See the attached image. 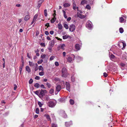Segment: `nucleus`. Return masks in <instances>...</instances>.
<instances>
[{"mask_svg": "<svg viewBox=\"0 0 127 127\" xmlns=\"http://www.w3.org/2000/svg\"><path fill=\"white\" fill-rule=\"evenodd\" d=\"M67 72L66 68L63 67L62 71V76L65 78L67 76Z\"/></svg>", "mask_w": 127, "mask_h": 127, "instance_id": "obj_1", "label": "nucleus"}, {"mask_svg": "<svg viewBox=\"0 0 127 127\" xmlns=\"http://www.w3.org/2000/svg\"><path fill=\"white\" fill-rule=\"evenodd\" d=\"M118 45L120 48L124 49L126 46V44L125 42L124 41H120L118 44Z\"/></svg>", "mask_w": 127, "mask_h": 127, "instance_id": "obj_2", "label": "nucleus"}, {"mask_svg": "<svg viewBox=\"0 0 127 127\" xmlns=\"http://www.w3.org/2000/svg\"><path fill=\"white\" fill-rule=\"evenodd\" d=\"M39 97L42 99L43 98V96L45 95V93H47V91L45 90H41L39 92Z\"/></svg>", "mask_w": 127, "mask_h": 127, "instance_id": "obj_3", "label": "nucleus"}, {"mask_svg": "<svg viewBox=\"0 0 127 127\" xmlns=\"http://www.w3.org/2000/svg\"><path fill=\"white\" fill-rule=\"evenodd\" d=\"M86 27L89 29H91L92 28V24L91 22L88 21L86 24Z\"/></svg>", "mask_w": 127, "mask_h": 127, "instance_id": "obj_4", "label": "nucleus"}, {"mask_svg": "<svg viewBox=\"0 0 127 127\" xmlns=\"http://www.w3.org/2000/svg\"><path fill=\"white\" fill-rule=\"evenodd\" d=\"M56 105V103L52 101H50L47 103V105L50 107H53Z\"/></svg>", "mask_w": 127, "mask_h": 127, "instance_id": "obj_5", "label": "nucleus"}, {"mask_svg": "<svg viewBox=\"0 0 127 127\" xmlns=\"http://www.w3.org/2000/svg\"><path fill=\"white\" fill-rule=\"evenodd\" d=\"M61 86L60 85H58L56 87V91L55 92V94L56 95H57L59 92L61 90Z\"/></svg>", "mask_w": 127, "mask_h": 127, "instance_id": "obj_6", "label": "nucleus"}, {"mask_svg": "<svg viewBox=\"0 0 127 127\" xmlns=\"http://www.w3.org/2000/svg\"><path fill=\"white\" fill-rule=\"evenodd\" d=\"M74 57L72 56V57L69 56L67 58V61L69 63L72 62L74 60Z\"/></svg>", "mask_w": 127, "mask_h": 127, "instance_id": "obj_7", "label": "nucleus"}, {"mask_svg": "<svg viewBox=\"0 0 127 127\" xmlns=\"http://www.w3.org/2000/svg\"><path fill=\"white\" fill-rule=\"evenodd\" d=\"M75 25L72 24L69 27V30L70 32H72L75 30Z\"/></svg>", "mask_w": 127, "mask_h": 127, "instance_id": "obj_8", "label": "nucleus"}, {"mask_svg": "<svg viewBox=\"0 0 127 127\" xmlns=\"http://www.w3.org/2000/svg\"><path fill=\"white\" fill-rule=\"evenodd\" d=\"M66 85L67 90L70 92V86L69 83L68 82H66Z\"/></svg>", "mask_w": 127, "mask_h": 127, "instance_id": "obj_9", "label": "nucleus"}, {"mask_svg": "<svg viewBox=\"0 0 127 127\" xmlns=\"http://www.w3.org/2000/svg\"><path fill=\"white\" fill-rule=\"evenodd\" d=\"M72 125V123L71 121L69 122H66L65 123V125L66 127H69V126Z\"/></svg>", "mask_w": 127, "mask_h": 127, "instance_id": "obj_10", "label": "nucleus"}, {"mask_svg": "<svg viewBox=\"0 0 127 127\" xmlns=\"http://www.w3.org/2000/svg\"><path fill=\"white\" fill-rule=\"evenodd\" d=\"M44 0H40L38 1L37 6L39 8L41 6L42 3L44 1Z\"/></svg>", "mask_w": 127, "mask_h": 127, "instance_id": "obj_11", "label": "nucleus"}, {"mask_svg": "<svg viewBox=\"0 0 127 127\" xmlns=\"http://www.w3.org/2000/svg\"><path fill=\"white\" fill-rule=\"evenodd\" d=\"M73 9L74 10H76V9H77V10L78 11H79V7H75L76 5L75 3H73Z\"/></svg>", "mask_w": 127, "mask_h": 127, "instance_id": "obj_12", "label": "nucleus"}, {"mask_svg": "<svg viewBox=\"0 0 127 127\" xmlns=\"http://www.w3.org/2000/svg\"><path fill=\"white\" fill-rule=\"evenodd\" d=\"M30 18V16L29 15H27L25 16L24 20L25 21H27Z\"/></svg>", "mask_w": 127, "mask_h": 127, "instance_id": "obj_13", "label": "nucleus"}, {"mask_svg": "<svg viewBox=\"0 0 127 127\" xmlns=\"http://www.w3.org/2000/svg\"><path fill=\"white\" fill-rule=\"evenodd\" d=\"M44 117H46V119L47 120H48V121H51V120L50 118V116L48 114H45L44 115Z\"/></svg>", "mask_w": 127, "mask_h": 127, "instance_id": "obj_14", "label": "nucleus"}, {"mask_svg": "<svg viewBox=\"0 0 127 127\" xmlns=\"http://www.w3.org/2000/svg\"><path fill=\"white\" fill-rule=\"evenodd\" d=\"M58 101L60 102L64 103L65 102V99L64 98H60L58 99Z\"/></svg>", "mask_w": 127, "mask_h": 127, "instance_id": "obj_15", "label": "nucleus"}, {"mask_svg": "<svg viewBox=\"0 0 127 127\" xmlns=\"http://www.w3.org/2000/svg\"><path fill=\"white\" fill-rule=\"evenodd\" d=\"M75 48L77 51H78L79 50V45L77 44L75 45Z\"/></svg>", "mask_w": 127, "mask_h": 127, "instance_id": "obj_16", "label": "nucleus"}, {"mask_svg": "<svg viewBox=\"0 0 127 127\" xmlns=\"http://www.w3.org/2000/svg\"><path fill=\"white\" fill-rule=\"evenodd\" d=\"M56 19V18L54 16V17L51 20V23H54Z\"/></svg>", "mask_w": 127, "mask_h": 127, "instance_id": "obj_17", "label": "nucleus"}, {"mask_svg": "<svg viewBox=\"0 0 127 127\" xmlns=\"http://www.w3.org/2000/svg\"><path fill=\"white\" fill-rule=\"evenodd\" d=\"M26 70L29 73L31 72V69L28 66H27L26 67Z\"/></svg>", "mask_w": 127, "mask_h": 127, "instance_id": "obj_18", "label": "nucleus"}, {"mask_svg": "<svg viewBox=\"0 0 127 127\" xmlns=\"http://www.w3.org/2000/svg\"><path fill=\"white\" fill-rule=\"evenodd\" d=\"M29 65L30 66H33L34 65H35V64L33 63L32 62L29 61Z\"/></svg>", "mask_w": 127, "mask_h": 127, "instance_id": "obj_19", "label": "nucleus"}, {"mask_svg": "<svg viewBox=\"0 0 127 127\" xmlns=\"http://www.w3.org/2000/svg\"><path fill=\"white\" fill-rule=\"evenodd\" d=\"M62 26L60 23H59L58 25V27L59 29L61 30L62 28Z\"/></svg>", "mask_w": 127, "mask_h": 127, "instance_id": "obj_20", "label": "nucleus"}, {"mask_svg": "<svg viewBox=\"0 0 127 127\" xmlns=\"http://www.w3.org/2000/svg\"><path fill=\"white\" fill-rule=\"evenodd\" d=\"M54 44V41L52 40L50 42V45L51 47H52Z\"/></svg>", "mask_w": 127, "mask_h": 127, "instance_id": "obj_21", "label": "nucleus"}, {"mask_svg": "<svg viewBox=\"0 0 127 127\" xmlns=\"http://www.w3.org/2000/svg\"><path fill=\"white\" fill-rule=\"evenodd\" d=\"M87 1L86 0H82L81 2V4L82 5H84L85 4L87 3Z\"/></svg>", "mask_w": 127, "mask_h": 127, "instance_id": "obj_22", "label": "nucleus"}, {"mask_svg": "<svg viewBox=\"0 0 127 127\" xmlns=\"http://www.w3.org/2000/svg\"><path fill=\"white\" fill-rule=\"evenodd\" d=\"M70 5V4L67 3H64L63 5L65 7L69 6Z\"/></svg>", "mask_w": 127, "mask_h": 127, "instance_id": "obj_23", "label": "nucleus"}, {"mask_svg": "<svg viewBox=\"0 0 127 127\" xmlns=\"http://www.w3.org/2000/svg\"><path fill=\"white\" fill-rule=\"evenodd\" d=\"M40 90H38L36 91H34L33 92L36 95H38V96L39 97V92H40Z\"/></svg>", "mask_w": 127, "mask_h": 127, "instance_id": "obj_24", "label": "nucleus"}, {"mask_svg": "<svg viewBox=\"0 0 127 127\" xmlns=\"http://www.w3.org/2000/svg\"><path fill=\"white\" fill-rule=\"evenodd\" d=\"M69 36L68 35H65L63 36V39H66L68 38Z\"/></svg>", "mask_w": 127, "mask_h": 127, "instance_id": "obj_25", "label": "nucleus"}, {"mask_svg": "<svg viewBox=\"0 0 127 127\" xmlns=\"http://www.w3.org/2000/svg\"><path fill=\"white\" fill-rule=\"evenodd\" d=\"M62 115L63 116V117L65 118H66L67 117V115L65 113L64 111H63V114H62Z\"/></svg>", "mask_w": 127, "mask_h": 127, "instance_id": "obj_26", "label": "nucleus"}, {"mask_svg": "<svg viewBox=\"0 0 127 127\" xmlns=\"http://www.w3.org/2000/svg\"><path fill=\"white\" fill-rule=\"evenodd\" d=\"M40 86L39 84L38 83H36L34 85V87L37 88H39Z\"/></svg>", "mask_w": 127, "mask_h": 127, "instance_id": "obj_27", "label": "nucleus"}, {"mask_svg": "<svg viewBox=\"0 0 127 127\" xmlns=\"http://www.w3.org/2000/svg\"><path fill=\"white\" fill-rule=\"evenodd\" d=\"M63 13H64V17L65 19L67 18V16L66 15L65 12L64 10H63Z\"/></svg>", "mask_w": 127, "mask_h": 127, "instance_id": "obj_28", "label": "nucleus"}, {"mask_svg": "<svg viewBox=\"0 0 127 127\" xmlns=\"http://www.w3.org/2000/svg\"><path fill=\"white\" fill-rule=\"evenodd\" d=\"M38 15L37 14H35L34 16L33 20L35 22L36 19H37V17Z\"/></svg>", "mask_w": 127, "mask_h": 127, "instance_id": "obj_29", "label": "nucleus"}, {"mask_svg": "<svg viewBox=\"0 0 127 127\" xmlns=\"http://www.w3.org/2000/svg\"><path fill=\"white\" fill-rule=\"evenodd\" d=\"M54 90L53 89H51L49 91V93L51 94H53L54 93Z\"/></svg>", "mask_w": 127, "mask_h": 127, "instance_id": "obj_30", "label": "nucleus"}, {"mask_svg": "<svg viewBox=\"0 0 127 127\" xmlns=\"http://www.w3.org/2000/svg\"><path fill=\"white\" fill-rule=\"evenodd\" d=\"M86 15H83L82 14H80V18L81 19H83L85 17Z\"/></svg>", "mask_w": 127, "mask_h": 127, "instance_id": "obj_31", "label": "nucleus"}, {"mask_svg": "<svg viewBox=\"0 0 127 127\" xmlns=\"http://www.w3.org/2000/svg\"><path fill=\"white\" fill-rule=\"evenodd\" d=\"M69 102L70 104L71 105H73L74 103V101L72 99H70V100Z\"/></svg>", "mask_w": 127, "mask_h": 127, "instance_id": "obj_32", "label": "nucleus"}, {"mask_svg": "<svg viewBox=\"0 0 127 127\" xmlns=\"http://www.w3.org/2000/svg\"><path fill=\"white\" fill-rule=\"evenodd\" d=\"M119 31L121 33H123L124 31V30L122 28H121L119 29Z\"/></svg>", "mask_w": 127, "mask_h": 127, "instance_id": "obj_33", "label": "nucleus"}, {"mask_svg": "<svg viewBox=\"0 0 127 127\" xmlns=\"http://www.w3.org/2000/svg\"><path fill=\"white\" fill-rule=\"evenodd\" d=\"M38 69L39 70H41L42 71L43 70V68L42 66L41 65H40L38 67Z\"/></svg>", "mask_w": 127, "mask_h": 127, "instance_id": "obj_34", "label": "nucleus"}, {"mask_svg": "<svg viewBox=\"0 0 127 127\" xmlns=\"http://www.w3.org/2000/svg\"><path fill=\"white\" fill-rule=\"evenodd\" d=\"M35 67L34 68V70L35 71H36L38 69V68H37L38 65H37V64L36 63L35 64Z\"/></svg>", "mask_w": 127, "mask_h": 127, "instance_id": "obj_35", "label": "nucleus"}, {"mask_svg": "<svg viewBox=\"0 0 127 127\" xmlns=\"http://www.w3.org/2000/svg\"><path fill=\"white\" fill-rule=\"evenodd\" d=\"M124 20V19L123 18V17H120V22H123Z\"/></svg>", "mask_w": 127, "mask_h": 127, "instance_id": "obj_36", "label": "nucleus"}, {"mask_svg": "<svg viewBox=\"0 0 127 127\" xmlns=\"http://www.w3.org/2000/svg\"><path fill=\"white\" fill-rule=\"evenodd\" d=\"M65 45L64 44H63L61 45V48L63 49L64 50V47L65 46Z\"/></svg>", "mask_w": 127, "mask_h": 127, "instance_id": "obj_37", "label": "nucleus"}, {"mask_svg": "<svg viewBox=\"0 0 127 127\" xmlns=\"http://www.w3.org/2000/svg\"><path fill=\"white\" fill-rule=\"evenodd\" d=\"M39 110L38 108H37L35 110L36 113L37 114H39Z\"/></svg>", "mask_w": 127, "mask_h": 127, "instance_id": "obj_38", "label": "nucleus"}, {"mask_svg": "<svg viewBox=\"0 0 127 127\" xmlns=\"http://www.w3.org/2000/svg\"><path fill=\"white\" fill-rule=\"evenodd\" d=\"M46 56V55H45L44 54H42L41 55L40 58H42V59H43L45 58Z\"/></svg>", "mask_w": 127, "mask_h": 127, "instance_id": "obj_39", "label": "nucleus"}, {"mask_svg": "<svg viewBox=\"0 0 127 127\" xmlns=\"http://www.w3.org/2000/svg\"><path fill=\"white\" fill-rule=\"evenodd\" d=\"M64 27L66 29H68V27L67 25L66 24H64Z\"/></svg>", "mask_w": 127, "mask_h": 127, "instance_id": "obj_40", "label": "nucleus"}, {"mask_svg": "<svg viewBox=\"0 0 127 127\" xmlns=\"http://www.w3.org/2000/svg\"><path fill=\"white\" fill-rule=\"evenodd\" d=\"M38 104L39 105V107H41L43 105V104L40 101H38Z\"/></svg>", "mask_w": 127, "mask_h": 127, "instance_id": "obj_41", "label": "nucleus"}, {"mask_svg": "<svg viewBox=\"0 0 127 127\" xmlns=\"http://www.w3.org/2000/svg\"><path fill=\"white\" fill-rule=\"evenodd\" d=\"M75 16L76 17H79V12H77V14H76Z\"/></svg>", "mask_w": 127, "mask_h": 127, "instance_id": "obj_42", "label": "nucleus"}, {"mask_svg": "<svg viewBox=\"0 0 127 127\" xmlns=\"http://www.w3.org/2000/svg\"><path fill=\"white\" fill-rule=\"evenodd\" d=\"M51 127H57V125L54 123L52 124H51Z\"/></svg>", "mask_w": 127, "mask_h": 127, "instance_id": "obj_43", "label": "nucleus"}, {"mask_svg": "<svg viewBox=\"0 0 127 127\" xmlns=\"http://www.w3.org/2000/svg\"><path fill=\"white\" fill-rule=\"evenodd\" d=\"M43 62V60L42 59L40 60L39 61H38L37 62V63L38 64H40L42 63Z\"/></svg>", "mask_w": 127, "mask_h": 127, "instance_id": "obj_44", "label": "nucleus"}, {"mask_svg": "<svg viewBox=\"0 0 127 127\" xmlns=\"http://www.w3.org/2000/svg\"><path fill=\"white\" fill-rule=\"evenodd\" d=\"M39 74L40 76H43L44 75V73L42 71L39 72Z\"/></svg>", "mask_w": 127, "mask_h": 127, "instance_id": "obj_45", "label": "nucleus"}, {"mask_svg": "<svg viewBox=\"0 0 127 127\" xmlns=\"http://www.w3.org/2000/svg\"><path fill=\"white\" fill-rule=\"evenodd\" d=\"M47 10L46 9H45L44 10V13L45 16L46 17L47 16Z\"/></svg>", "mask_w": 127, "mask_h": 127, "instance_id": "obj_46", "label": "nucleus"}, {"mask_svg": "<svg viewBox=\"0 0 127 127\" xmlns=\"http://www.w3.org/2000/svg\"><path fill=\"white\" fill-rule=\"evenodd\" d=\"M33 82V80L32 79H31L29 81V83L30 84H32Z\"/></svg>", "mask_w": 127, "mask_h": 127, "instance_id": "obj_47", "label": "nucleus"}, {"mask_svg": "<svg viewBox=\"0 0 127 127\" xmlns=\"http://www.w3.org/2000/svg\"><path fill=\"white\" fill-rule=\"evenodd\" d=\"M86 8L88 9H91V7L89 5H87L86 7Z\"/></svg>", "mask_w": 127, "mask_h": 127, "instance_id": "obj_48", "label": "nucleus"}, {"mask_svg": "<svg viewBox=\"0 0 127 127\" xmlns=\"http://www.w3.org/2000/svg\"><path fill=\"white\" fill-rule=\"evenodd\" d=\"M50 98L47 95L45 97V100L47 101H48L49 100Z\"/></svg>", "mask_w": 127, "mask_h": 127, "instance_id": "obj_49", "label": "nucleus"}, {"mask_svg": "<svg viewBox=\"0 0 127 127\" xmlns=\"http://www.w3.org/2000/svg\"><path fill=\"white\" fill-rule=\"evenodd\" d=\"M46 85L48 87V88H50L51 85L50 84L47 82L46 83Z\"/></svg>", "mask_w": 127, "mask_h": 127, "instance_id": "obj_50", "label": "nucleus"}, {"mask_svg": "<svg viewBox=\"0 0 127 127\" xmlns=\"http://www.w3.org/2000/svg\"><path fill=\"white\" fill-rule=\"evenodd\" d=\"M115 57V56L113 54L111 55L110 57V58L111 59H114Z\"/></svg>", "mask_w": 127, "mask_h": 127, "instance_id": "obj_51", "label": "nucleus"}, {"mask_svg": "<svg viewBox=\"0 0 127 127\" xmlns=\"http://www.w3.org/2000/svg\"><path fill=\"white\" fill-rule=\"evenodd\" d=\"M22 68H23V66H20L19 70H20V74L21 73Z\"/></svg>", "mask_w": 127, "mask_h": 127, "instance_id": "obj_52", "label": "nucleus"}, {"mask_svg": "<svg viewBox=\"0 0 127 127\" xmlns=\"http://www.w3.org/2000/svg\"><path fill=\"white\" fill-rule=\"evenodd\" d=\"M40 77L38 76H36V77L35 78V79L36 80H38L40 79Z\"/></svg>", "mask_w": 127, "mask_h": 127, "instance_id": "obj_53", "label": "nucleus"}, {"mask_svg": "<svg viewBox=\"0 0 127 127\" xmlns=\"http://www.w3.org/2000/svg\"><path fill=\"white\" fill-rule=\"evenodd\" d=\"M54 57L53 56H52L50 58V60H53L54 59Z\"/></svg>", "mask_w": 127, "mask_h": 127, "instance_id": "obj_54", "label": "nucleus"}, {"mask_svg": "<svg viewBox=\"0 0 127 127\" xmlns=\"http://www.w3.org/2000/svg\"><path fill=\"white\" fill-rule=\"evenodd\" d=\"M107 75H108L106 73L104 72L103 73V76L104 77H106L107 76Z\"/></svg>", "mask_w": 127, "mask_h": 127, "instance_id": "obj_55", "label": "nucleus"}, {"mask_svg": "<svg viewBox=\"0 0 127 127\" xmlns=\"http://www.w3.org/2000/svg\"><path fill=\"white\" fill-rule=\"evenodd\" d=\"M55 65L57 66H58L59 65V64L57 62H56L55 63Z\"/></svg>", "mask_w": 127, "mask_h": 127, "instance_id": "obj_56", "label": "nucleus"}, {"mask_svg": "<svg viewBox=\"0 0 127 127\" xmlns=\"http://www.w3.org/2000/svg\"><path fill=\"white\" fill-rule=\"evenodd\" d=\"M40 87L42 88L43 89H45V87L44 85L43 84H41L40 85Z\"/></svg>", "mask_w": 127, "mask_h": 127, "instance_id": "obj_57", "label": "nucleus"}, {"mask_svg": "<svg viewBox=\"0 0 127 127\" xmlns=\"http://www.w3.org/2000/svg\"><path fill=\"white\" fill-rule=\"evenodd\" d=\"M27 57L29 58H31V57L30 56V55H29V53H27Z\"/></svg>", "mask_w": 127, "mask_h": 127, "instance_id": "obj_58", "label": "nucleus"}, {"mask_svg": "<svg viewBox=\"0 0 127 127\" xmlns=\"http://www.w3.org/2000/svg\"><path fill=\"white\" fill-rule=\"evenodd\" d=\"M45 33L46 35H48L49 34V32L47 31H45Z\"/></svg>", "mask_w": 127, "mask_h": 127, "instance_id": "obj_59", "label": "nucleus"}, {"mask_svg": "<svg viewBox=\"0 0 127 127\" xmlns=\"http://www.w3.org/2000/svg\"><path fill=\"white\" fill-rule=\"evenodd\" d=\"M125 64H124V63H121V64H120V65L122 66H123V67H124V66H125Z\"/></svg>", "mask_w": 127, "mask_h": 127, "instance_id": "obj_60", "label": "nucleus"}, {"mask_svg": "<svg viewBox=\"0 0 127 127\" xmlns=\"http://www.w3.org/2000/svg\"><path fill=\"white\" fill-rule=\"evenodd\" d=\"M45 26H47V28H48V27L50 26L49 24L48 23H46L45 25Z\"/></svg>", "mask_w": 127, "mask_h": 127, "instance_id": "obj_61", "label": "nucleus"}, {"mask_svg": "<svg viewBox=\"0 0 127 127\" xmlns=\"http://www.w3.org/2000/svg\"><path fill=\"white\" fill-rule=\"evenodd\" d=\"M40 45L42 46H44V47L45 46V45L44 43H41L40 44Z\"/></svg>", "mask_w": 127, "mask_h": 127, "instance_id": "obj_62", "label": "nucleus"}, {"mask_svg": "<svg viewBox=\"0 0 127 127\" xmlns=\"http://www.w3.org/2000/svg\"><path fill=\"white\" fill-rule=\"evenodd\" d=\"M71 19V18L70 17H68L67 18V20L68 21H70V20Z\"/></svg>", "mask_w": 127, "mask_h": 127, "instance_id": "obj_63", "label": "nucleus"}, {"mask_svg": "<svg viewBox=\"0 0 127 127\" xmlns=\"http://www.w3.org/2000/svg\"><path fill=\"white\" fill-rule=\"evenodd\" d=\"M14 90H15L17 88V85H14Z\"/></svg>", "mask_w": 127, "mask_h": 127, "instance_id": "obj_64", "label": "nucleus"}]
</instances>
